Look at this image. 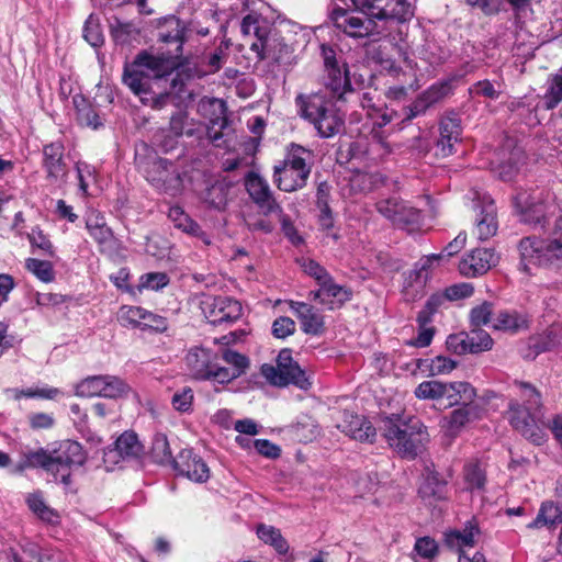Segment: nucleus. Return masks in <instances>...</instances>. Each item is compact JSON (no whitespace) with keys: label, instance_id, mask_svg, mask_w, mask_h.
<instances>
[{"label":"nucleus","instance_id":"4","mask_svg":"<svg viewBox=\"0 0 562 562\" xmlns=\"http://www.w3.org/2000/svg\"><path fill=\"white\" fill-rule=\"evenodd\" d=\"M179 59L170 53L165 55L142 52L125 67L123 82L135 94H146L151 88V80L168 76L180 64Z\"/></svg>","mask_w":562,"mask_h":562},{"label":"nucleus","instance_id":"49","mask_svg":"<svg viewBox=\"0 0 562 562\" xmlns=\"http://www.w3.org/2000/svg\"><path fill=\"white\" fill-rule=\"evenodd\" d=\"M26 503L29 508L42 520L48 522L56 521L58 517L57 514L45 504L41 493L30 494L26 498Z\"/></svg>","mask_w":562,"mask_h":562},{"label":"nucleus","instance_id":"8","mask_svg":"<svg viewBox=\"0 0 562 562\" xmlns=\"http://www.w3.org/2000/svg\"><path fill=\"white\" fill-rule=\"evenodd\" d=\"M260 371L273 386H288L289 384L304 386V384H312L306 373L293 361L291 351L288 349L279 352L277 366L265 363Z\"/></svg>","mask_w":562,"mask_h":562},{"label":"nucleus","instance_id":"2","mask_svg":"<svg viewBox=\"0 0 562 562\" xmlns=\"http://www.w3.org/2000/svg\"><path fill=\"white\" fill-rule=\"evenodd\" d=\"M524 404H510V424L524 437L535 445H542L547 439L544 413L542 412L540 393L537 389H527ZM555 440L562 447V415H557L548 425Z\"/></svg>","mask_w":562,"mask_h":562},{"label":"nucleus","instance_id":"26","mask_svg":"<svg viewBox=\"0 0 562 562\" xmlns=\"http://www.w3.org/2000/svg\"><path fill=\"white\" fill-rule=\"evenodd\" d=\"M175 468L189 480L198 483L206 482L210 477V469L201 457L192 450L184 449L179 454Z\"/></svg>","mask_w":562,"mask_h":562},{"label":"nucleus","instance_id":"3","mask_svg":"<svg viewBox=\"0 0 562 562\" xmlns=\"http://www.w3.org/2000/svg\"><path fill=\"white\" fill-rule=\"evenodd\" d=\"M380 431L389 446L404 458H415L428 440L419 419L397 413L381 417Z\"/></svg>","mask_w":562,"mask_h":562},{"label":"nucleus","instance_id":"39","mask_svg":"<svg viewBox=\"0 0 562 562\" xmlns=\"http://www.w3.org/2000/svg\"><path fill=\"white\" fill-rule=\"evenodd\" d=\"M72 102L77 112V121L80 125L91 127L93 130L103 125L98 112L83 95H74Z\"/></svg>","mask_w":562,"mask_h":562},{"label":"nucleus","instance_id":"27","mask_svg":"<svg viewBox=\"0 0 562 562\" xmlns=\"http://www.w3.org/2000/svg\"><path fill=\"white\" fill-rule=\"evenodd\" d=\"M476 209L475 233L480 240H487L496 235L498 229L496 206L488 195H484L481 204L476 205Z\"/></svg>","mask_w":562,"mask_h":562},{"label":"nucleus","instance_id":"33","mask_svg":"<svg viewBox=\"0 0 562 562\" xmlns=\"http://www.w3.org/2000/svg\"><path fill=\"white\" fill-rule=\"evenodd\" d=\"M461 125L456 116H446L440 122V137L437 140L438 154L447 157L454 153V145L460 140Z\"/></svg>","mask_w":562,"mask_h":562},{"label":"nucleus","instance_id":"37","mask_svg":"<svg viewBox=\"0 0 562 562\" xmlns=\"http://www.w3.org/2000/svg\"><path fill=\"white\" fill-rule=\"evenodd\" d=\"M256 535L260 541L273 548L278 554L284 555L290 550V546L282 536L281 530L274 526L259 524L256 528Z\"/></svg>","mask_w":562,"mask_h":562},{"label":"nucleus","instance_id":"57","mask_svg":"<svg viewBox=\"0 0 562 562\" xmlns=\"http://www.w3.org/2000/svg\"><path fill=\"white\" fill-rule=\"evenodd\" d=\"M414 550L420 558L430 560L437 557L439 546L434 538L425 536L416 540Z\"/></svg>","mask_w":562,"mask_h":562},{"label":"nucleus","instance_id":"19","mask_svg":"<svg viewBox=\"0 0 562 562\" xmlns=\"http://www.w3.org/2000/svg\"><path fill=\"white\" fill-rule=\"evenodd\" d=\"M366 108H368L367 115L371 121V128L369 131L370 139L378 147L380 155L390 154L392 148L387 143L389 133L384 130V126L394 120L396 113L393 110L390 111L387 108L363 104V109Z\"/></svg>","mask_w":562,"mask_h":562},{"label":"nucleus","instance_id":"24","mask_svg":"<svg viewBox=\"0 0 562 562\" xmlns=\"http://www.w3.org/2000/svg\"><path fill=\"white\" fill-rule=\"evenodd\" d=\"M216 356L201 347L191 348L186 356V363L191 374L198 380L215 381L218 366L214 362Z\"/></svg>","mask_w":562,"mask_h":562},{"label":"nucleus","instance_id":"22","mask_svg":"<svg viewBox=\"0 0 562 562\" xmlns=\"http://www.w3.org/2000/svg\"><path fill=\"white\" fill-rule=\"evenodd\" d=\"M498 262V255L491 248H476L467 254L459 262V271L468 278L486 273Z\"/></svg>","mask_w":562,"mask_h":562},{"label":"nucleus","instance_id":"51","mask_svg":"<svg viewBox=\"0 0 562 562\" xmlns=\"http://www.w3.org/2000/svg\"><path fill=\"white\" fill-rule=\"evenodd\" d=\"M468 350L470 353H479L492 349L493 339L485 330L473 329L467 334Z\"/></svg>","mask_w":562,"mask_h":562},{"label":"nucleus","instance_id":"38","mask_svg":"<svg viewBox=\"0 0 562 562\" xmlns=\"http://www.w3.org/2000/svg\"><path fill=\"white\" fill-rule=\"evenodd\" d=\"M562 520V509L553 502H543L537 517L527 525L529 529L554 528Z\"/></svg>","mask_w":562,"mask_h":562},{"label":"nucleus","instance_id":"7","mask_svg":"<svg viewBox=\"0 0 562 562\" xmlns=\"http://www.w3.org/2000/svg\"><path fill=\"white\" fill-rule=\"evenodd\" d=\"M313 153L300 145H292L284 161L274 166V181L284 192L302 189L310 177Z\"/></svg>","mask_w":562,"mask_h":562},{"label":"nucleus","instance_id":"29","mask_svg":"<svg viewBox=\"0 0 562 562\" xmlns=\"http://www.w3.org/2000/svg\"><path fill=\"white\" fill-rule=\"evenodd\" d=\"M142 452V445L133 431L123 432L115 441L114 448L104 451V462L116 464L120 460L137 457Z\"/></svg>","mask_w":562,"mask_h":562},{"label":"nucleus","instance_id":"48","mask_svg":"<svg viewBox=\"0 0 562 562\" xmlns=\"http://www.w3.org/2000/svg\"><path fill=\"white\" fill-rule=\"evenodd\" d=\"M560 340L561 329L560 327L553 325L549 327L544 333L531 338L530 344L531 347L535 348L539 353L551 350L560 344Z\"/></svg>","mask_w":562,"mask_h":562},{"label":"nucleus","instance_id":"59","mask_svg":"<svg viewBox=\"0 0 562 562\" xmlns=\"http://www.w3.org/2000/svg\"><path fill=\"white\" fill-rule=\"evenodd\" d=\"M226 57H227V54L222 48L215 49L212 54L206 56L205 59L203 60L202 74L210 75V74L217 72L222 68L223 64L225 63Z\"/></svg>","mask_w":562,"mask_h":562},{"label":"nucleus","instance_id":"23","mask_svg":"<svg viewBox=\"0 0 562 562\" xmlns=\"http://www.w3.org/2000/svg\"><path fill=\"white\" fill-rule=\"evenodd\" d=\"M186 24L175 15H169L159 21L158 24V41L167 45H175V48L169 53L181 57L182 46L187 38Z\"/></svg>","mask_w":562,"mask_h":562},{"label":"nucleus","instance_id":"14","mask_svg":"<svg viewBox=\"0 0 562 562\" xmlns=\"http://www.w3.org/2000/svg\"><path fill=\"white\" fill-rule=\"evenodd\" d=\"M42 155V167L46 173V180L56 186L66 183L69 169L64 144L60 140L46 144L43 146Z\"/></svg>","mask_w":562,"mask_h":562},{"label":"nucleus","instance_id":"61","mask_svg":"<svg viewBox=\"0 0 562 562\" xmlns=\"http://www.w3.org/2000/svg\"><path fill=\"white\" fill-rule=\"evenodd\" d=\"M469 93L474 95H481L491 100L498 99L501 90L495 87L490 80H481L475 82L469 88Z\"/></svg>","mask_w":562,"mask_h":562},{"label":"nucleus","instance_id":"21","mask_svg":"<svg viewBox=\"0 0 562 562\" xmlns=\"http://www.w3.org/2000/svg\"><path fill=\"white\" fill-rule=\"evenodd\" d=\"M366 13L378 20L406 21L413 15L407 0H363Z\"/></svg>","mask_w":562,"mask_h":562},{"label":"nucleus","instance_id":"64","mask_svg":"<svg viewBox=\"0 0 562 562\" xmlns=\"http://www.w3.org/2000/svg\"><path fill=\"white\" fill-rule=\"evenodd\" d=\"M240 31L245 36L254 34L256 40L266 35V32L259 26V18L252 14H248L243 19Z\"/></svg>","mask_w":562,"mask_h":562},{"label":"nucleus","instance_id":"16","mask_svg":"<svg viewBox=\"0 0 562 562\" xmlns=\"http://www.w3.org/2000/svg\"><path fill=\"white\" fill-rule=\"evenodd\" d=\"M376 210L382 216L402 228L418 224L422 217L420 210L398 198L379 201Z\"/></svg>","mask_w":562,"mask_h":562},{"label":"nucleus","instance_id":"34","mask_svg":"<svg viewBox=\"0 0 562 562\" xmlns=\"http://www.w3.org/2000/svg\"><path fill=\"white\" fill-rule=\"evenodd\" d=\"M289 306L301 322L302 330L317 335L323 330L324 318L313 306L304 302L290 301Z\"/></svg>","mask_w":562,"mask_h":562},{"label":"nucleus","instance_id":"12","mask_svg":"<svg viewBox=\"0 0 562 562\" xmlns=\"http://www.w3.org/2000/svg\"><path fill=\"white\" fill-rule=\"evenodd\" d=\"M201 310L213 325L233 323L241 316V304L228 296H205L201 301Z\"/></svg>","mask_w":562,"mask_h":562},{"label":"nucleus","instance_id":"50","mask_svg":"<svg viewBox=\"0 0 562 562\" xmlns=\"http://www.w3.org/2000/svg\"><path fill=\"white\" fill-rule=\"evenodd\" d=\"M293 435L301 442H311L321 435V429L316 422L310 417L304 418L293 426Z\"/></svg>","mask_w":562,"mask_h":562},{"label":"nucleus","instance_id":"11","mask_svg":"<svg viewBox=\"0 0 562 562\" xmlns=\"http://www.w3.org/2000/svg\"><path fill=\"white\" fill-rule=\"evenodd\" d=\"M147 180L159 191L172 196L182 191V178L176 166L162 158L154 160L146 171Z\"/></svg>","mask_w":562,"mask_h":562},{"label":"nucleus","instance_id":"45","mask_svg":"<svg viewBox=\"0 0 562 562\" xmlns=\"http://www.w3.org/2000/svg\"><path fill=\"white\" fill-rule=\"evenodd\" d=\"M422 372H429V375L448 374L456 368V362L447 357L438 356L434 359L419 360L417 364Z\"/></svg>","mask_w":562,"mask_h":562},{"label":"nucleus","instance_id":"9","mask_svg":"<svg viewBox=\"0 0 562 562\" xmlns=\"http://www.w3.org/2000/svg\"><path fill=\"white\" fill-rule=\"evenodd\" d=\"M360 10L335 9L331 20L336 29L342 31L346 35L355 38L366 37L373 33L375 23L374 18L366 13L363 0L356 2Z\"/></svg>","mask_w":562,"mask_h":562},{"label":"nucleus","instance_id":"56","mask_svg":"<svg viewBox=\"0 0 562 562\" xmlns=\"http://www.w3.org/2000/svg\"><path fill=\"white\" fill-rule=\"evenodd\" d=\"M546 108L551 110L562 102V68L552 76L544 95Z\"/></svg>","mask_w":562,"mask_h":562},{"label":"nucleus","instance_id":"10","mask_svg":"<svg viewBox=\"0 0 562 562\" xmlns=\"http://www.w3.org/2000/svg\"><path fill=\"white\" fill-rule=\"evenodd\" d=\"M472 71L473 68L467 65L460 71L452 74L449 78L430 86L408 108L409 113L407 114V119L411 120L423 114L430 105L452 93L456 85Z\"/></svg>","mask_w":562,"mask_h":562},{"label":"nucleus","instance_id":"42","mask_svg":"<svg viewBox=\"0 0 562 562\" xmlns=\"http://www.w3.org/2000/svg\"><path fill=\"white\" fill-rule=\"evenodd\" d=\"M527 326L526 316L516 311H499L492 323V328L504 331H518Z\"/></svg>","mask_w":562,"mask_h":562},{"label":"nucleus","instance_id":"54","mask_svg":"<svg viewBox=\"0 0 562 562\" xmlns=\"http://www.w3.org/2000/svg\"><path fill=\"white\" fill-rule=\"evenodd\" d=\"M83 37L93 47H99L104 42L100 20L94 14H90L85 22Z\"/></svg>","mask_w":562,"mask_h":562},{"label":"nucleus","instance_id":"35","mask_svg":"<svg viewBox=\"0 0 562 562\" xmlns=\"http://www.w3.org/2000/svg\"><path fill=\"white\" fill-rule=\"evenodd\" d=\"M416 397L434 401V407L446 409L459 402L458 389H416Z\"/></svg>","mask_w":562,"mask_h":562},{"label":"nucleus","instance_id":"43","mask_svg":"<svg viewBox=\"0 0 562 562\" xmlns=\"http://www.w3.org/2000/svg\"><path fill=\"white\" fill-rule=\"evenodd\" d=\"M418 492L424 499H441L446 495V482L437 473L429 472L424 476Z\"/></svg>","mask_w":562,"mask_h":562},{"label":"nucleus","instance_id":"58","mask_svg":"<svg viewBox=\"0 0 562 562\" xmlns=\"http://www.w3.org/2000/svg\"><path fill=\"white\" fill-rule=\"evenodd\" d=\"M301 267L306 274L317 281L318 285L331 278L327 270L313 259H302Z\"/></svg>","mask_w":562,"mask_h":562},{"label":"nucleus","instance_id":"20","mask_svg":"<svg viewBox=\"0 0 562 562\" xmlns=\"http://www.w3.org/2000/svg\"><path fill=\"white\" fill-rule=\"evenodd\" d=\"M246 190L263 215L281 213V206L276 201L269 183L258 173L249 172L245 179Z\"/></svg>","mask_w":562,"mask_h":562},{"label":"nucleus","instance_id":"6","mask_svg":"<svg viewBox=\"0 0 562 562\" xmlns=\"http://www.w3.org/2000/svg\"><path fill=\"white\" fill-rule=\"evenodd\" d=\"M300 115L314 125L318 135L329 138L340 132L345 119L331 100L319 93L303 95L295 99Z\"/></svg>","mask_w":562,"mask_h":562},{"label":"nucleus","instance_id":"40","mask_svg":"<svg viewBox=\"0 0 562 562\" xmlns=\"http://www.w3.org/2000/svg\"><path fill=\"white\" fill-rule=\"evenodd\" d=\"M470 422V408L463 406L454 409L449 417H447L441 426L445 438L450 443L459 436L463 427Z\"/></svg>","mask_w":562,"mask_h":562},{"label":"nucleus","instance_id":"55","mask_svg":"<svg viewBox=\"0 0 562 562\" xmlns=\"http://www.w3.org/2000/svg\"><path fill=\"white\" fill-rule=\"evenodd\" d=\"M145 311L140 306L124 305L120 308L117 318L123 326L139 327L144 323Z\"/></svg>","mask_w":562,"mask_h":562},{"label":"nucleus","instance_id":"32","mask_svg":"<svg viewBox=\"0 0 562 562\" xmlns=\"http://www.w3.org/2000/svg\"><path fill=\"white\" fill-rule=\"evenodd\" d=\"M351 296V290L335 283L333 278L319 285V289L314 292V297L329 310L341 307Z\"/></svg>","mask_w":562,"mask_h":562},{"label":"nucleus","instance_id":"62","mask_svg":"<svg viewBox=\"0 0 562 562\" xmlns=\"http://www.w3.org/2000/svg\"><path fill=\"white\" fill-rule=\"evenodd\" d=\"M169 283V278L165 272H150L140 277L139 285L149 290H160Z\"/></svg>","mask_w":562,"mask_h":562},{"label":"nucleus","instance_id":"5","mask_svg":"<svg viewBox=\"0 0 562 562\" xmlns=\"http://www.w3.org/2000/svg\"><path fill=\"white\" fill-rule=\"evenodd\" d=\"M518 251L520 267L526 273H531L533 267L562 270V232H555L544 238L524 237L518 244Z\"/></svg>","mask_w":562,"mask_h":562},{"label":"nucleus","instance_id":"46","mask_svg":"<svg viewBox=\"0 0 562 562\" xmlns=\"http://www.w3.org/2000/svg\"><path fill=\"white\" fill-rule=\"evenodd\" d=\"M25 269L44 283H50L55 280L54 266L48 260L27 258L25 260Z\"/></svg>","mask_w":562,"mask_h":562},{"label":"nucleus","instance_id":"31","mask_svg":"<svg viewBox=\"0 0 562 562\" xmlns=\"http://www.w3.org/2000/svg\"><path fill=\"white\" fill-rule=\"evenodd\" d=\"M250 49L256 53L260 60H269L272 64H279L283 57L289 54V47L278 37L265 35L255 40L250 44Z\"/></svg>","mask_w":562,"mask_h":562},{"label":"nucleus","instance_id":"36","mask_svg":"<svg viewBox=\"0 0 562 562\" xmlns=\"http://www.w3.org/2000/svg\"><path fill=\"white\" fill-rule=\"evenodd\" d=\"M232 184L225 179L213 181L201 194L205 204L215 210H223L228 201V193Z\"/></svg>","mask_w":562,"mask_h":562},{"label":"nucleus","instance_id":"30","mask_svg":"<svg viewBox=\"0 0 562 562\" xmlns=\"http://www.w3.org/2000/svg\"><path fill=\"white\" fill-rule=\"evenodd\" d=\"M223 360L227 367H218L215 372V382L224 384L243 375L249 367L246 356L227 349L223 352Z\"/></svg>","mask_w":562,"mask_h":562},{"label":"nucleus","instance_id":"44","mask_svg":"<svg viewBox=\"0 0 562 562\" xmlns=\"http://www.w3.org/2000/svg\"><path fill=\"white\" fill-rule=\"evenodd\" d=\"M151 458L159 464H176V460L172 457V452L169 446V441L164 434H156L151 445Z\"/></svg>","mask_w":562,"mask_h":562},{"label":"nucleus","instance_id":"13","mask_svg":"<svg viewBox=\"0 0 562 562\" xmlns=\"http://www.w3.org/2000/svg\"><path fill=\"white\" fill-rule=\"evenodd\" d=\"M542 193L533 191L532 193L519 192L514 198V204L519 211L520 220L535 227H544L547 224V215L549 205L543 199Z\"/></svg>","mask_w":562,"mask_h":562},{"label":"nucleus","instance_id":"17","mask_svg":"<svg viewBox=\"0 0 562 562\" xmlns=\"http://www.w3.org/2000/svg\"><path fill=\"white\" fill-rule=\"evenodd\" d=\"M443 260V254H432L422 257L407 274L404 281L403 291L409 299L422 295L430 273L435 266Z\"/></svg>","mask_w":562,"mask_h":562},{"label":"nucleus","instance_id":"63","mask_svg":"<svg viewBox=\"0 0 562 562\" xmlns=\"http://www.w3.org/2000/svg\"><path fill=\"white\" fill-rule=\"evenodd\" d=\"M474 292V288L471 283L462 282L448 286L445 290V296L449 301H457L470 297Z\"/></svg>","mask_w":562,"mask_h":562},{"label":"nucleus","instance_id":"52","mask_svg":"<svg viewBox=\"0 0 562 562\" xmlns=\"http://www.w3.org/2000/svg\"><path fill=\"white\" fill-rule=\"evenodd\" d=\"M494 321L493 304L491 302H482L474 306L470 312V322L473 327L491 326Z\"/></svg>","mask_w":562,"mask_h":562},{"label":"nucleus","instance_id":"60","mask_svg":"<svg viewBox=\"0 0 562 562\" xmlns=\"http://www.w3.org/2000/svg\"><path fill=\"white\" fill-rule=\"evenodd\" d=\"M271 330L276 338L284 339L294 334L295 323L288 316H280L273 321Z\"/></svg>","mask_w":562,"mask_h":562},{"label":"nucleus","instance_id":"47","mask_svg":"<svg viewBox=\"0 0 562 562\" xmlns=\"http://www.w3.org/2000/svg\"><path fill=\"white\" fill-rule=\"evenodd\" d=\"M169 220L175 227L190 235H198L201 231L200 226L178 205H173L168 212Z\"/></svg>","mask_w":562,"mask_h":562},{"label":"nucleus","instance_id":"18","mask_svg":"<svg viewBox=\"0 0 562 562\" xmlns=\"http://www.w3.org/2000/svg\"><path fill=\"white\" fill-rule=\"evenodd\" d=\"M336 427L350 439L359 442L373 443L376 438V428L371 420L353 412H342Z\"/></svg>","mask_w":562,"mask_h":562},{"label":"nucleus","instance_id":"1","mask_svg":"<svg viewBox=\"0 0 562 562\" xmlns=\"http://www.w3.org/2000/svg\"><path fill=\"white\" fill-rule=\"evenodd\" d=\"M86 459V452L79 442L64 440L52 451L38 448L22 452L21 459L14 465L12 472L22 473L26 469L42 468L56 482L69 486L71 484L72 468L82 465Z\"/></svg>","mask_w":562,"mask_h":562},{"label":"nucleus","instance_id":"28","mask_svg":"<svg viewBox=\"0 0 562 562\" xmlns=\"http://www.w3.org/2000/svg\"><path fill=\"white\" fill-rule=\"evenodd\" d=\"M480 535L477 522L472 519L467 521L462 529H450L443 535L445 544L458 554L464 552L467 548H473Z\"/></svg>","mask_w":562,"mask_h":562},{"label":"nucleus","instance_id":"53","mask_svg":"<svg viewBox=\"0 0 562 562\" xmlns=\"http://www.w3.org/2000/svg\"><path fill=\"white\" fill-rule=\"evenodd\" d=\"M26 237L33 249H38L49 257L55 256L53 243L40 226L33 227Z\"/></svg>","mask_w":562,"mask_h":562},{"label":"nucleus","instance_id":"41","mask_svg":"<svg viewBox=\"0 0 562 562\" xmlns=\"http://www.w3.org/2000/svg\"><path fill=\"white\" fill-rule=\"evenodd\" d=\"M464 488L470 492L481 491L486 482L485 470L477 460H470L463 467Z\"/></svg>","mask_w":562,"mask_h":562},{"label":"nucleus","instance_id":"15","mask_svg":"<svg viewBox=\"0 0 562 562\" xmlns=\"http://www.w3.org/2000/svg\"><path fill=\"white\" fill-rule=\"evenodd\" d=\"M322 55L325 67V86L333 92L334 97L342 98L346 92L351 91L346 65H339L335 50L329 46L322 45Z\"/></svg>","mask_w":562,"mask_h":562},{"label":"nucleus","instance_id":"25","mask_svg":"<svg viewBox=\"0 0 562 562\" xmlns=\"http://www.w3.org/2000/svg\"><path fill=\"white\" fill-rule=\"evenodd\" d=\"M86 228L91 238L98 244L100 251H110L114 248L115 238L112 229L106 225L105 217L97 210L86 214Z\"/></svg>","mask_w":562,"mask_h":562}]
</instances>
